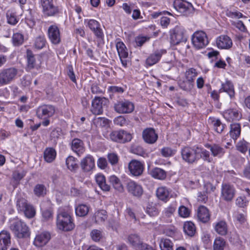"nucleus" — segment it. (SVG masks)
Segmentation results:
<instances>
[{
	"mask_svg": "<svg viewBox=\"0 0 250 250\" xmlns=\"http://www.w3.org/2000/svg\"><path fill=\"white\" fill-rule=\"evenodd\" d=\"M179 86L184 90L189 91L194 86V83L188 81H180L179 82Z\"/></svg>",
	"mask_w": 250,
	"mask_h": 250,
	"instance_id": "8fccbe9b",
	"label": "nucleus"
},
{
	"mask_svg": "<svg viewBox=\"0 0 250 250\" xmlns=\"http://www.w3.org/2000/svg\"><path fill=\"white\" fill-rule=\"evenodd\" d=\"M165 50H160L155 51L153 54L150 55L146 60V63L149 66L153 65L156 63L160 59L163 54L166 53Z\"/></svg>",
	"mask_w": 250,
	"mask_h": 250,
	"instance_id": "5701e85b",
	"label": "nucleus"
},
{
	"mask_svg": "<svg viewBox=\"0 0 250 250\" xmlns=\"http://www.w3.org/2000/svg\"><path fill=\"white\" fill-rule=\"evenodd\" d=\"M108 90L112 93H123L124 88L117 86H111L109 87Z\"/></svg>",
	"mask_w": 250,
	"mask_h": 250,
	"instance_id": "680f3d73",
	"label": "nucleus"
},
{
	"mask_svg": "<svg viewBox=\"0 0 250 250\" xmlns=\"http://www.w3.org/2000/svg\"><path fill=\"white\" fill-rule=\"evenodd\" d=\"M144 141L149 144H154L158 139V135L152 128H147L142 133Z\"/></svg>",
	"mask_w": 250,
	"mask_h": 250,
	"instance_id": "ddd939ff",
	"label": "nucleus"
},
{
	"mask_svg": "<svg viewBox=\"0 0 250 250\" xmlns=\"http://www.w3.org/2000/svg\"><path fill=\"white\" fill-rule=\"evenodd\" d=\"M130 151L132 153L140 156H143L145 154L143 148L141 146L136 145H133L131 146Z\"/></svg>",
	"mask_w": 250,
	"mask_h": 250,
	"instance_id": "603ef678",
	"label": "nucleus"
},
{
	"mask_svg": "<svg viewBox=\"0 0 250 250\" xmlns=\"http://www.w3.org/2000/svg\"><path fill=\"white\" fill-rule=\"evenodd\" d=\"M114 110L119 114L125 113V102L123 101H117L114 105Z\"/></svg>",
	"mask_w": 250,
	"mask_h": 250,
	"instance_id": "09e8293b",
	"label": "nucleus"
},
{
	"mask_svg": "<svg viewBox=\"0 0 250 250\" xmlns=\"http://www.w3.org/2000/svg\"><path fill=\"white\" fill-rule=\"evenodd\" d=\"M109 182L113 185L114 188L119 192H123L124 187L121 184L120 179L115 175H112L109 177Z\"/></svg>",
	"mask_w": 250,
	"mask_h": 250,
	"instance_id": "72a5a7b5",
	"label": "nucleus"
},
{
	"mask_svg": "<svg viewBox=\"0 0 250 250\" xmlns=\"http://www.w3.org/2000/svg\"><path fill=\"white\" fill-rule=\"evenodd\" d=\"M241 133L240 125L238 124H233L230 125L229 135L234 140H236Z\"/></svg>",
	"mask_w": 250,
	"mask_h": 250,
	"instance_id": "473e14b6",
	"label": "nucleus"
},
{
	"mask_svg": "<svg viewBox=\"0 0 250 250\" xmlns=\"http://www.w3.org/2000/svg\"><path fill=\"white\" fill-rule=\"evenodd\" d=\"M128 191L136 197H140L143 193L142 186L134 181H130L127 185Z\"/></svg>",
	"mask_w": 250,
	"mask_h": 250,
	"instance_id": "a211bd4d",
	"label": "nucleus"
},
{
	"mask_svg": "<svg viewBox=\"0 0 250 250\" xmlns=\"http://www.w3.org/2000/svg\"><path fill=\"white\" fill-rule=\"evenodd\" d=\"M50 234L47 232L42 233L36 236L34 244L38 247L45 245L50 239Z\"/></svg>",
	"mask_w": 250,
	"mask_h": 250,
	"instance_id": "aec40b11",
	"label": "nucleus"
},
{
	"mask_svg": "<svg viewBox=\"0 0 250 250\" xmlns=\"http://www.w3.org/2000/svg\"><path fill=\"white\" fill-rule=\"evenodd\" d=\"M182 159L189 164H192L199 159L197 156L196 146H185L181 149Z\"/></svg>",
	"mask_w": 250,
	"mask_h": 250,
	"instance_id": "20e7f679",
	"label": "nucleus"
},
{
	"mask_svg": "<svg viewBox=\"0 0 250 250\" xmlns=\"http://www.w3.org/2000/svg\"><path fill=\"white\" fill-rule=\"evenodd\" d=\"M146 212L150 216H156L159 214V210L155 205L148 204L146 208Z\"/></svg>",
	"mask_w": 250,
	"mask_h": 250,
	"instance_id": "a18cd8bd",
	"label": "nucleus"
},
{
	"mask_svg": "<svg viewBox=\"0 0 250 250\" xmlns=\"http://www.w3.org/2000/svg\"><path fill=\"white\" fill-rule=\"evenodd\" d=\"M192 42L197 49L205 47L208 43L206 34L202 31L195 32L192 37Z\"/></svg>",
	"mask_w": 250,
	"mask_h": 250,
	"instance_id": "39448f33",
	"label": "nucleus"
},
{
	"mask_svg": "<svg viewBox=\"0 0 250 250\" xmlns=\"http://www.w3.org/2000/svg\"><path fill=\"white\" fill-rule=\"evenodd\" d=\"M6 15L8 23L14 25L17 23L18 21L14 14L7 13Z\"/></svg>",
	"mask_w": 250,
	"mask_h": 250,
	"instance_id": "e2e57ef3",
	"label": "nucleus"
},
{
	"mask_svg": "<svg viewBox=\"0 0 250 250\" xmlns=\"http://www.w3.org/2000/svg\"><path fill=\"white\" fill-rule=\"evenodd\" d=\"M197 217L203 223H207L210 219L208 209L204 206L199 207L197 210Z\"/></svg>",
	"mask_w": 250,
	"mask_h": 250,
	"instance_id": "4be33fe9",
	"label": "nucleus"
},
{
	"mask_svg": "<svg viewBox=\"0 0 250 250\" xmlns=\"http://www.w3.org/2000/svg\"><path fill=\"white\" fill-rule=\"evenodd\" d=\"M183 229L185 233L189 236H193L196 231L194 224L190 221H187L184 223Z\"/></svg>",
	"mask_w": 250,
	"mask_h": 250,
	"instance_id": "c756f323",
	"label": "nucleus"
},
{
	"mask_svg": "<svg viewBox=\"0 0 250 250\" xmlns=\"http://www.w3.org/2000/svg\"><path fill=\"white\" fill-rule=\"evenodd\" d=\"M18 73V70L15 67L3 69L0 73V83L7 84L13 81Z\"/></svg>",
	"mask_w": 250,
	"mask_h": 250,
	"instance_id": "423d86ee",
	"label": "nucleus"
},
{
	"mask_svg": "<svg viewBox=\"0 0 250 250\" xmlns=\"http://www.w3.org/2000/svg\"><path fill=\"white\" fill-rule=\"evenodd\" d=\"M151 175L154 178L162 180L166 178L167 173L163 169L155 167L151 171Z\"/></svg>",
	"mask_w": 250,
	"mask_h": 250,
	"instance_id": "2f4dec72",
	"label": "nucleus"
},
{
	"mask_svg": "<svg viewBox=\"0 0 250 250\" xmlns=\"http://www.w3.org/2000/svg\"><path fill=\"white\" fill-rule=\"evenodd\" d=\"M28 66L30 68H34L35 64V59L32 52L28 49L26 51Z\"/></svg>",
	"mask_w": 250,
	"mask_h": 250,
	"instance_id": "3c124183",
	"label": "nucleus"
},
{
	"mask_svg": "<svg viewBox=\"0 0 250 250\" xmlns=\"http://www.w3.org/2000/svg\"><path fill=\"white\" fill-rule=\"evenodd\" d=\"M124 135V130L114 131L110 134V139L117 142H122L123 141V136Z\"/></svg>",
	"mask_w": 250,
	"mask_h": 250,
	"instance_id": "79ce46f5",
	"label": "nucleus"
},
{
	"mask_svg": "<svg viewBox=\"0 0 250 250\" xmlns=\"http://www.w3.org/2000/svg\"><path fill=\"white\" fill-rule=\"evenodd\" d=\"M45 41L44 39L42 37L37 38L35 42V46L38 49H41L45 45Z\"/></svg>",
	"mask_w": 250,
	"mask_h": 250,
	"instance_id": "13d9d810",
	"label": "nucleus"
},
{
	"mask_svg": "<svg viewBox=\"0 0 250 250\" xmlns=\"http://www.w3.org/2000/svg\"><path fill=\"white\" fill-rule=\"evenodd\" d=\"M107 212L105 210H100L94 214L95 222L97 223L104 222L107 219Z\"/></svg>",
	"mask_w": 250,
	"mask_h": 250,
	"instance_id": "ea45409f",
	"label": "nucleus"
},
{
	"mask_svg": "<svg viewBox=\"0 0 250 250\" xmlns=\"http://www.w3.org/2000/svg\"><path fill=\"white\" fill-rule=\"evenodd\" d=\"M10 230L15 236L18 238H25L29 237V229L26 224L21 220L13 222L9 227Z\"/></svg>",
	"mask_w": 250,
	"mask_h": 250,
	"instance_id": "f03ea898",
	"label": "nucleus"
},
{
	"mask_svg": "<svg viewBox=\"0 0 250 250\" xmlns=\"http://www.w3.org/2000/svg\"><path fill=\"white\" fill-rule=\"evenodd\" d=\"M94 123L101 126H105L108 124L107 119L104 118L98 117L94 120Z\"/></svg>",
	"mask_w": 250,
	"mask_h": 250,
	"instance_id": "0e129e2a",
	"label": "nucleus"
},
{
	"mask_svg": "<svg viewBox=\"0 0 250 250\" xmlns=\"http://www.w3.org/2000/svg\"><path fill=\"white\" fill-rule=\"evenodd\" d=\"M224 116L229 121L237 120L240 118L238 111L232 109L226 110L224 113Z\"/></svg>",
	"mask_w": 250,
	"mask_h": 250,
	"instance_id": "e433bc0d",
	"label": "nucleus"
},
{
	"mask_svg": "<svg viewBox=\"0 0 250 250\" xmlns=\"http://www.w3.org/2000/svg\"><path fill=\"white\" fill-rule=\"evenodd\" d=\"M173 5L175 9L181 14L188 16L192 14L194 8L191 3L184 0H175Z\"/></svg>",
	"mask_w": 250,
	"mask_h": 250,
	"instance_id": "7ed1b4c3",
	"label": "nucleus"
},
{
	"mask_svg": "<svg viewBox=\"0 0 250 250\" xmlns=\"http://www.w3.org/2000/svg\"><path fill=\"white\" fill-rule=\"evenodd\" d=\"M108 100L104 97H95L92 102L91 111L95 115H100L103 112V107L107 104Z\"/></svg>",
	"mask_w": 250,
	"mask_h": 250,
	"instance_id": "0eeeda50",
	"label": "nucleus"
},
{
	"mask_svg": "<svg viewBox=\"0 0 250 250\" xmlns=\"http://www.w3.org/2000/svg\"><path fill=\"white\" fill-rule=\"evenodd\" d=\"M235 190L234 187L228 184H223L221 189V197L226 201H230L235 195Z\"/></svg>",
	"mask_w": 250,
	"mask_h": 250,
	"instance_id": "9b49d317",
	"label": "nucleus"
},
{
	"mask_svg": "<svg viewBox=\"0 0 250 250\" xmlns=\"http://www.w3.org/2000/svg\"><path fill=\"white\" fill-rule=\"evenodd\" d=\"M156 195L159 199L167 202L172 197L169 190L166 187H161L157 188Z\"/></svg>",
	"mask_w": 250,
	"mask_h": 250,
	"instance_id": "412c9836",
	"label": "nucleus"
},
{
	"mask_svg": "<svg viewBox=\"0 0 250 250\" xmlns=\"http://www.w3.org/2000/svg\"><path fill=\"white\" fill-rule=\"evenodd\" d=\"M214 229L215 231L220 235L225 236L228 233V226L225 221L221 220L216 223Z\"/></svg>",
	"mask_w": 250,
	"mask_h": 250,
	"instance_id": "b1692460",
	"label": "nucleus"
},
{
	"mask_svg": "<svg viewBox=\"0 0 250 250\" xmlns=\"http://www.w3.org/2000/svg\"><path fill=\"white\" fill-rule=\"evenodd\" d=\"M48 37L51 42L55 44L59 43L61 42L60 30L58 27L53 25L48 29Z\"/></svg>",
	"mask_w": 250,
	"mask_h": 250,
	"instance_id": "4468645a",
	"label": "nucleus"
},
{
	"mask_svg": "<svg viewBox=\"0 0 250 250\" xmlns=\"http://www.w3.org/2000/svg\"><path fill=\"white\" fill-rule=\"evenodd\" d=\"M128 243L134 248L140 249L142 243L137 234H131L127 238Z\"/></svg>",
	"mask_w": 250,
	"mask_h": 250,
	"instance_id": "cd10ccee",
	"label": "nucleus"
},
{
	"mask_svg": "<svg viewBox=\"0 0 250 250\" xmlns=\"http://www.w3.org/2000/svg\"><path fill=\"white\" fill-rule=\"evenodd\" d=\"M197 156L203 159L204 161L210 162L211 158L209 153L205 149L196 146Z\"/></svg>",
	"mask_w": 250,
	"mask_h": 250,
	"instance_id": "c9c22d12",
	"label": "nucleus"
},
{
	"mask_svg": "<svg viewBox=\"0 0 250 250\" xmlns=\"http://www.w3.org/2000/svg\"><path fill=\"white\" fill-rule=\"evenodd\" d=\"M206 147L209 148L212 155L214 156L221 157L224 153V149L217 144H213L212 145L207 144Z\"/></svg>",
	"mask_w": 250,
	"mask_h": 250,
	"instance_id": "a878e982",
	"label": "nucleus"
},
{
	"mask_svg": "<svg viewBox=\"0 0 250 250\" xmlns=\"http://www.w3.org/2000/svg\"><path fill=\"white\" fill-rule=\"evenodd\" d=\"M11 244L10 233L6 230H2L0 233V250H6Z\"/></svg>",
	"mask_w": 250,
	"mask_h": 250,
	"instance_id": "6ab92c4d",
	"label": "nucleus"
},
{
	"mask_svg": "<svg viewBox=\"0 0 250 250\" xmlns=\"http://www.w3.org/2000/svg\"><path fill=\"white\" fill-rule=\"evenodd\" d=\"M178 213L181 217L186 218L189 216L190 210L187 207L184 206H181L179 208Z\"/></svg>",
	"mask_w": 250,
	"mask_h": 250,
	"instance_id": "4d7b16f0",
	"label": "nucleus"
},
{
	"mask_svg": "<svg viewBox=\"0 0 250 250\" xmlns=\"http://www.w3.org/2000/svg\"><path fill=\"white\" fill-rule=\"evenodd\" d=\"M66 164L68 169L71 170H75L78 168L75 158L71 156L67 157L66 160Z\"/></svg>",
	"mask_w": 250,
	"mask_h": 250,
	"instance_id": "c03bdc74",
	"label": "nucleus"
},
{
	"mask_svg": "<svg viewBox=\"0 0 250 250\" xmlns=\"http://www.w3.org/2000/svg\"><path fill=\"white\" fill-rule=\"evenodd\" d=\"M97 165L99 167L104 169L107 166V162L105 158H100L97 162Z\"/></svg>",
	"mask_w": 250,
	"mask_h": 250,
	"instance_id": "774afa93",
	"label": "nucleus"
},
{
	"mask_svg": "<svg viewBox=\"0 0 250 250\" xmlns=\"http://www.w3.org/2000/svg\"><path fill=\"white\" fill-rule=\"evenodd\" d=\"M159 246L161 250H173V243L170 240L167 238H161Z\"/></svg>",
	"mask_w": 250,
	"mask_h": 250,
	"instance_id": "4c0bfd02",
	"label": "nucleus"
},
{
	"mask_svg": "<svg viewBox=\"0 0 250 250\" xmlns=\"http://www.w3.org/2000/svg\"><path fill=\"white\" fill-rule=\"evenodd\" d=\"M236 148L238 151L244 153L248 150V143L244 140L240 141L236 145Z\"/></svg>",
	"mask_w": 250,
	"mask_h": 250,
	"instance_id": "5fc2aeb1",
	"label": "nucleus"
},
{
	"mask_svg": "<svg viewBox=\"0 0 250 250\" xmlns=\"http://www.w3.org/2000/svg\"><path fill=\"white\" fill-rule=\"evenodd\" d=\"M227 92L231 98L234 96V87L232 83L229 81H227L225 83L222 84V87L219 90V92Z\"/></svg>",
	"mask_w": 250,
	"mask_h": 250,
	"instance_id": "393cba45",
	"label": "nucleus"
},
{
	"mask_svg": "<svg viewBox=\"0 0 250 250\" xmlns=\"http://www.w3.org/2000/svg\"><path fill=\"white\" fill-rule=\"evenodd\" d=\"M43 14L47 16H54L59 13L58 7L53 3V0H41Z\"/></svg>",
	"mask_w": 250,
	"mask_h": 250,
	"instance_id": "6e6552de",
	"label": "nucleus"
},
{
	"mask_svg": "<svg viewBox=\"0 0 250 250\" xmlns=\"http://www.w3.org/2000/svg\"><path fill=\"white\" fill-rule=\"evenodd\" d=\"M107 158L112 165L116 164L118 161V157L117 155L114 153H109L107 155Z\"/></svg>",
	"mask_w": 250,
	"mask_h": 250,
	"instance_id": "052dcab7",
	"label": "nucleus"
},
{
	"mask_svg": "<svg viewBox=\"0 0 250 250\" xmlns=\"http://www.w3.org/2000/svg\"><path fill=\"white\" fill-rule=\"evenodd\" d=\"M60 136V132L57 130L54 129L50 134V138L54 143H56L57 140L59 138Z\"/></svg>",
	"mask_w": 250,
	"mask_h": 250,
	"instance_id": "338daca9",
	"label": "nucleus"
},
{
	"mask_svg": "<svg viewBox=\"0 0 250 250\" xmlns=\"http://www.w3.org/2000/svg\"><path fill=\"white\" fill-rule=\"evenodd\" d=\"M197 76V72L194 68H191L188 69L185 73V77L187 81L194 83V80Z\"/></svg>",
	"mask_w": 250,
	"mask_h": 250,
	"instance_id": "de8ad7c7",
	"label": "nucleus"
},
{
	"mask_svg": "<svg viewBox=\"0 0 250 250\" xmlns=\"http://www.w3.org/2000/svg\"><path fill=\"white\" fill-rule=\"evenodd\" d=\"M56 153L54 149L47 148L44 152V158L45 161L50 163L55 158Z\"/></svg>",
	"mask_w": 250,
	"mask_h": 250,
	"instance_id": "58836bf2",
	"label": "nucleus"
},
{
	"mask_svg": "<svg viewBox=\"0 0 250 250\" xmlns=\"http://www.w3.org/2000/svg\"><path fill=\"white\" fill-rule=\"evenodd\" d=\"M96 181L100 188L104 191L110 190V186L106 184L105 177L102 174H98L95 177Z\"/></svg>",
	"mask_w": 250,
	"mask_h": 250,
	"instance_id": "c85d7f7f",
	"label": "nucleus"
},
{
	"mask_svg": "<svg viewBox=\"0 0 250 250\" xmlns=\"http://www.w3.org/2000/svg\"><path fill=\"white\" fill-rule=\"evenodd\" d=\"M116 48L118 51L122 63L125 66V46L123 42H118L116 43Z\"/></svg>",
	"mask_w": 250,
	"mask_h": 250,
	"instance_id": "f704fd0d",
	"label": "nucleus"
},
{
	"mask_svg": "<svg viewBox=\"0 0 250 250\" xmlns=\"http://www.w3.org/2000/svg\"><path fill=\"white\" fill-rule=\"evenodd\" d=\"M128 169L133 175L138 176L142 174L144 168L140 162L133 160L128 164Z\"/></svg>",
	"mask_w": 250,
	"mask_h": 250,
	"instance_id": "2eb2a0df",
	"label": "nucleus"
},
{
	"mask_svg": "<svg viewBox=\"0 0 250 250\" xmlns=\"http://www.w3.org/2000/svg\"><path fill=\"white\" fill-rule=\"evenodd\" d=\"M161 153L164 157H167L172 156L173 154V151L169 147H164L161 150Z\"/></svg>",
	"mask_w": 250,
	"mask_h": 250,
	"instance_id": "69168bd1",
	"label": "nucleus"
},
{
	"mask_svg": "<svg viewBox=\"0 0 250 250\" xmlns=\"http://www.w3.org/2000/svg\"><path fill=\"white\" fill-rule=\"evenodd\" d=\"M90 235L92 240L96 242L100 241L102 238V232L98 229L93 230L91 232Z\"/></svg>",
	"mask_w": 250,
	"mask_h": 250,
	"instance_id": "6e6d98bb",
	"label": "nucleus"
},
{
	"mask_svg": "<svg viewBox=\"0 0 250 250\" xmlns=\"http://www.w3.org/2000/svg\"><path fill=\"white\" fill-rule=\"evenodd\" d=\"M89 207L85 204L79 205L75 208L76 215L80 217L86 216L89 211Z\"/></svg>",
	"mask_w": 250,
	"mask_h": 250,
	"instance_id": "7c9ffc66",
	"label": "nucleus"
},
{
	"mask_svg": "<svg viewBox=\"0 0 250 250\" xmlns=\"http://www.w3.org/2000/svg\"><path fill=\"white\" fill-rule=\"evenodd\" d=\"M81 167L84 172H89L95 167V162L93 157L88 155L83 159L81 162Z\"/></svg>",
	"mask_w": 250,
	"mask_h": 250,
	"instance_id": "f3484780",
	"label": "nucleus"
},
{
	"mask_svg": "<svg viewBox=\"0 0 250 250\" xmlns=\"http://www.w3.org/2000/svg\"><path fill=\"white\" fill-rule=\"evenodd\" d=\"M226 246V242L224 239L221 237H217L213 244V250H224Z\"/></svg>",
	"mask_w": 250,
	"mask_h": 250,
	"instance_id": "37998d69",
	"label": "nucleus"
},
{
	"mask_svg": "<svg viewBox=\"0 0 250 250\" xmlns=\"http://www.w3.org/2000/svg\"><path fill=\"white\" fill-rule=\"evenodd\" d=\"M55 112V107L51 105H43L40 106L37 110V115L39 118L51 117Z\"/></svg>",
	"mask_w": 250,
	"mask_h": 250,
	"instance_id": "f8f14e48",
	"label": "nucleus"
},
{
	"mask_svg": "<svg viewBox=\"0 0 250 250\" xmlns=\"http://www.w3.org/2000/svg\"><path fill=\"white\" fill-rule=\"evenodd\" d=\"M212 124L214 130L218 133H222L225 127V125L222 124L218 119L212 120Z\"/></svg>",
	"mask_w": 250,
	"mask_h": 250,
	"instance_id": "49530a36",
	"label": "nucleus"
},
{
	"mask_svg": "<svg viewBox=\"0 0 250 250\" xmlns=\"http://www.w3.org/2000/svg\"><path fill=\"white\" fill-rule=\"evenodd\" d=\"M13 42L15 45H19L22 43L23 42V35L20 33L14 34L13 36Z\"/></svg>",
	"mask_w": 250,
	"mask_h": 250,
	"instance_id": "864d4df0",
	"label": "nucleus"
},
{
	"mask_svg": "<svg viewBox=\"0 0 250 250\" xmlns=\"http://www.w3.org/2000/svg\"><path fill=\"white\" fill-rule=\"evenodd\" d=\"M56 224L57 228L64 231H70L75 227L71 216L65 211H62L58 214Z\"/></svg>",
	"mask_w": 250,
	"mask_h": 250,
	"instance_id": "f257e3e1",
	"label": "nucleus"
},
{
	"mask_svg": "<svg viewBox=\"0 0 250 250\" xmlns=\"http://www.w3.org/2000/svg\"><path fill=\"white\" fill-rule=\"evenodd\" d=\"M71 148L73 151L75 152L78 155H80L84 151L83 142L77 138L73 139L72 141Z\"/></svg>",
	"mask_w": 250,
	"mask_h": 250,
	"instance_id": "bb28decb",
	"label": "nucleus"
},
{
	"mask_svg": "<svg viewBox=\"0 0 250 250\" xmlns=\"http://www.w3.org/2000/svg\"><path fill=\"white\" fill-rule=\"evenodd\" d=\"M34 193L37 197H43L46 194V188L44 185L37 184L34 187Z\"/></svg>",
	"mask_w": 250,
	"mask_h": 250,
	"instance_id": "a19ab883",
	"label": "nucleus"
},
{
	"mask_svg": "<svg viewBox=\"0 0 250 250\" xmlns=\"http://www.w3.org/2000/svg\"><path fill=\"white\" fill-rule=\"evenodd\" d=\"M17 206L18 209L24 212L25 215L29 218H32L35 215L36 211L34 208L30 205L27 203L24 199H21L17 201Z\"/></svg>",
	"mask_w": 250,
	"mask_h": 250,
	"instance_id": "1a4fd4ad",
	"label": "nucleus"
},
{
	"mask_svg": "<svg viewBox=\"0 0 250 250\" xmlns=\"http://www.w3.org/2000/svg\"><path fill=\"white\" fill-rule=\"evenodd\" d=\"M149 37L145 36H138L135 39V42L138 46H141L143 44L148 41Z\"/></svg>",
	"mask_w": 250,
	"mask_h": 250,
	"instance_id": "bf43d9fd",
	"label": "nucleus"
},
{
	"mask_svg": "<svg viewBox=\"0 0 250 250\" xmlns=\"http://www.w3.org/2000/svg\"><path fill=\"white\" fill-rule=\"evenodd\" d=\"M216 44L219 48L228 49L232 45L231 39L227 35H221L216 39Z\"/></svg>",
	"mask_w": 250,
	"mask_h": 250,
	"instance_id": "dca6fc26",
	"label": "nucleus"
},
{
	"mask_svg": "<svg viewBox=\"0 0 250 250\" xmlns=\"http://www.w3.org/2000/svg\"><path fill=\"white\" fill-rule=\"evenodd\" d=\"M185 29L181 27L176 26L171 35V42L173 45H176L182 42H185L187 38L185 36Z\"/></svg>",
	"mask_w": 250,
	"mask_h": 250,
	"instance_id": "9d476101",
	"label": "nucleus"
}]
</instances>
